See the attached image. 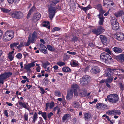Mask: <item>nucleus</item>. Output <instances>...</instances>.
Returning a JSON list of instances; mask_svg holds the SVG:
<instances>
[{"label": "nucleus", "mask_w": 124, "mask_h": 124, "mask_svg": "<svg viewBox=\"0 0 124 124\" xmlns=\"http://www.w3.org/2000/svg\"><path fill=\"white\" fill-rule=\"evenodd\" d=\"M59 2L57 0H54L50 1V5L48 6L49 17L51 19H52L55 15L56 13V9L55 7L51 6V5L54 6Z\"/></svg>", "instance_id": "1"}, {"label": "nucleus", "mask_w": 124, "mask_h": 124, "mask_svg": "<svg viewBox=\"0 0 124 124\" xmlns=\"http://www.w3.org/2000/svg\"><path fill=\"white\" fill-rule=\"evenodd\" d=\"M14 31L12 30L8 31L6 32L3 36L4 40L7 41L11 40L13 38Z\"/></svg>", "instance_id": "2"}, {"label": "nucleus", "mask_w": 124, "mask_h": 124, "mask_svg": "<svg viewBox=\"0 0 124 124\" xmlns=\"http://www.w3.org/2000/svg\"><path fill=\"white\" fill-rule=\"evenodd\" d=\"M108 101L112 103H116L119 100L118 95L116 94H110L107 96Z\"/></svg>", "instance_id": "3"}, {"label": "nucleus", "mask_w": 124, "mask_h": 124, "mask_svg": "<svg viewBox=\"0 0 124 124\" xmlns=\"http://www.w3.org/2000/svg\"><path fill=\"white\" fill-rule=\"evenodd\" d=\"M100 58L101 60L105 63H107L108 61V60H111L112 59L111 56L105 52L102 53L101 54Z\"/></svg>", "instance_id": "4"}, {"label": "nucleus", "mask_w": 124, "mask_h": 124, "mask_svg": "<svg viewBox=\"0 0 124 124\" xmlns=\"http://www.w3.org/2000/svg\"><path fill=\"white\" fill-rule=\"evenodd\" d=\"M112 28L113 30H117L119 28V24L116 19L114 17H112L111 20Z\"/></svg>", "instance_id": "5"}, {"label": "nucleus", "mask_w": 124, "mask_h": 124, "mask_svg": "<svg viewBox=\"0 0 124 124\" xmlns=\"http://www.w3.org/2000/svg\"><path fill=\"white\" fill-rule=\"evenodd\" d=\"M12 17H14L17 19H21L22 18L23 16V13L20 12H15L11 14Z\"/></svg>", "instance_id": "6"}, {"label": "nucleus", "mask_w": 124, "mask_h": 124, "mask_svg": "<svg viewBox=\"0 0 124 124\" xmlns=\"http://www.w3.org/2000/svg\"><path fill=\"white\" fill-rule=\"evenodd\" d=\"M36 62V61H34L30 63H29L28 64H24V69H25L27 71H31V70L30 68L34 67L35 66V63Z\"/></svg>", "instance_id": "7"}, {"label": "nucleus", "mask_w": 124, "mask_h": 124, "mask_svg": "<svg viewBox=\"0 0 124 124\" xmlns=\"http://www.w3.org/2000/svg\"><path fill=\"white\" fill-rule=\"evenodd\" d=\"M104 31V30L103 29L101 26H100L97 29L93 30L92 32L95 34L98 35L102 33Z\"/></svg>", "instance_id": "8"}, {"label": "nucleus", "mask_w": 124, "mask_h": 124, "mask_svg": "<svg viewBox=\"0 0 124 124\" xmlns=\"http://www.w3.org/2000/svg\"><path fill=\"white\" fill-rule=\"evenodd\" d=\"M89 81V77L88 75L84 76L81 80L80 83L81 84L84 85L86 84Z\"/></svg>", "instance_id": "9"}, {"label": "nucleus", "mask_w": 124, "mask_h": 124, "mask_svg": "<svg viewBox=\"0 0 124 124\" xmlns=\"http://www.w3.org/2000/svg\"><path fill=\"white\" fill-rule=\"evenodd\" d=\"M115 37L118 41H121L124 39V35L122 33L118 32L115 35Z\"/></svg>", "instance_id": "10"}, {"label": "nucleus", "mask_w": 124, "mask_h": 124, "mask_svg": "<svg viewBox=\"0 0 124 124\" xmlns=\"http://www.w3.org/2000/svg\"><path fill=\"white\" fill-rule=\"evenodd\" d=\"M116 69H111L108 68L106 71V76L107 77H111L114 73V70Z\"/></svg>", "instance_id": "11"}, {"label": "nucleus", "mask_w": 124, "mask_h": 124, "mask_svg": "<svg viewBox=\"0 0 124 124\" xmlns=\"http://www.w3.org/2000/svg\"><path fill=\"white\" fill-rule=\"evenodd\" d=\"M78 87V86L77 84H73L71 85V89L70 90L73 91L74 95L77 96H78V93L77 89Z\"/></svg>", "instance_id": "12"}, {"label": "nucleus", "mask_w": 124, "mask_h": 124, "mask_svg": "<svg viewBox=\"0 0 124 124\" xmlns=\"http://www.w3.org/2000/svg\"><path fill=\"white\" fill-rule=\"evenodd\" d=\"M96 107L99 109H104L107 108V106L103 103H99L96 104Z\"/></svg>", "instance_id": "13"}, {"label": "nucleus", "mask_w": 124, "mask_h": 124, "mask_svg": "<svg viewBox=\"0 0 124 124\" xmlns=\"http://www.w3.org/2000/svg\"><path fill=\"white\" fill-rule=\"evenodd\" d=\"M39 49L45 54H46L47 53V48L42 44H40Z\"/></svg>", "instance_id": "14"}, {"label": "nucleus", "mask_w": 124, "mask_h": 124, "mask_svg": "<svg viewBox=\"0 0 124 124\" xmlns=\"http://www.w3.org/2000/svg\"><path fill=\"white\" fill-rule=\"evenodd\" d=\"M107 114L109 115H119L121 114L119 110H114L108 112Z\"/></svg>", "instance_id": "15"}, {"label": "nucleus", "mask_w": 124, "mask_h": 124, "mask_svg": "<svg viewBox=\"0 0 124 124\" xmlns=\"http://www.w3.org/2000/svg\"><path fill=\"white\" fill-rule=\"evenodd\" d=\"M12 75V73L9 72H4L3 74H1V75L4 80L6 79L7 78L11 76Z\"/></svg>", "instance_id": "16"}, {"label": "nucleus", "mask_w": 124, "mask_h": 124, "mask_svg": "<svg viewBox=\"0 0 124 124\" xmlns=\"http://www.w3.org/2000/svg\"><path fill=\"white\" fill-rule=\"evenodd\" d=\"M37 33L36 32L34 31L32 34V36L31 37V35H30V39L31 40V42L32 43H33L34 42L35 40L37 39Z\"/></svg>", "instance_id": "17"}, {"label": "nucleus", "mask_w": 124, "mask_h": 124, "mask_svg": "<svg viewBox=\"0 0 124 124\" xmlns=\"http://www.w3.org/2000/svg\"><path fill=\"white\" fill-rule=\"evenodd\" d=\"M100 70L97 66H94L91 69V71L94 74H96L100 72Z\"/></svg>", "instance_id": "18"}, {"label": "nucleus", "mask_w": 124, "mask_h": 124, "mask_svg": "<svg viewBox=\"0 0 124 124\" xmlns=\"http://www.w3.org/2000/svg\"><path fill=\"white\" fill-rule=\"evenodd\" d=\"M71 118V115L70 114H65L62 117V120L63 122L69 120Z\"/></svg>", "instance_id": "19"}, {"label": "nucleus", "mask_w": 124, "mask_h": 124, "mask_svg": "<svg viewBox=\"0 0 124 124\" xmlns=\"http://www.w3.org/2000/svg\"><path fill=\"white\" fill-rule=\"evenodd\" d=\"M104 12L102 13H100L98 15V16L100 19V21H99V23L100 25H102L103 24L104 18L103 17V14Z\"/></svg>", "instance_id": "20"}, {"label": "nucleus", "mask_w": 124, "mask_h": 124, "mask_svg": "<svg viewBox=\"0 0 124 124\" xmlns=\"http://www.w3.org/2000/svg\"><path fill=\"white\" fill-rule=\"evenodd\" d=\"M73 91L70 90L67 91L66 99L68 100H69L73 96Z\"/></svg>", "instance_id": "21"}, {"label": "nucleus", "mask_w": 124, "mask_h": 124, "mask_svg": "<svg viewBox=\"0 0 124 124\" xmlns=\"http://www.w3.org/2000/svg\"><path fill=\"white\" fill-rule=\"evenodd\" d=\"M112 50L115 53H120L123 51L122 49L117 47H115L112 48Z\"/></svg>", "instance_id": "22"}, {"label": "nucleus", "mask_w": 124, "mask_h": 124, "mask_svg": "<svg viewBox=\"0 0 124 124\" xmlns=\"http://www.w3.org/2000/svg\"><path fill=\"white\" fill-rule=\"evenodd\" d=\"M84 117L85 121H88L92 118L91 114L89 113H85L84 114Z\"/></svg>", "instance_id": "23"}, {"label": "nucleus", "mask_w": 124, "mask_h": 124, "mask_svg": "<svg viewBox=\"0 0 124 124\" xmlns=\"http://www.w3.org/2000/svg\"><path fill=\"white\" fill-rule=\"evenodd\" d=\"M41 15L39 13H36L34 16L33 19L34 22H36L41 17Z\"/></svg>", "instance_id": "24"}, {"label": "nucleus", "mask_w": 124, "mask_h": 124, "mask_svg": "<svg viewBox=\"0 0 124 124\" xmlns=\"http://www.w3.org/2000/svg\"><path fill=\"white\" fill-rule=\"evenodd\" d=\"M112 1V0L109 1L108 2L107 4L104 6H105V7L107 8L110 7V6H115V4Z\"/></svg>", "instance_id": "25"}, {"label": "nucleus", "mask_w": 124, "mask_h": 124, "mask_svg": "<svg viewBox=\"0 0 124 124\" xmlns=\"http://www.w3.org/2000/svg\"><path fill=\"white\" fill-rule=\"evenodd\" d=\"M1 11L4 13H8L9 15H11V14H12V13L10 12L11 11L10 9L9 10L8 9L4 8H1Z\"/></svg>", "instance_id": "26"}, {"label": "nucleus", "mask_w": 124, "mask_h": 124, "mask_svg": "<svg viewBox=\"0 0 124 124\" xmlns=\"http://www.w3.org/2000/svg\"><path fill=\"white\" fill-rule=\"evenodd\" d=\"M124 13L123 11H119L115 14V15L117 17H120L122 15H124Z\"/></svg>", "instance_id": "27"}, {"label": "nucleus", "mask_w": 124, "mask_h": 124, "mask_svg": "<svg viewBox=\"0 0 124 124\" xmlns=\"http://www.w3.org/2000/svg\"><path fill=\"white\" fill-rule=\"evenodd\" d=\"M97 8L99 11L100 13H102L103 12H104V13L105 12V11L103 10L101 4H99L98 5L97 7Z\"/></svg>", "instance_id": "28"}, {"label": "nucleus", "mask_w": 124, "mask_h": 124, "mask_svg": "<svg viewBox=\"0 0 124 124\" xmlns=\"http://www.w3.org/2000/svg\"><path fill=\"white\" fill-rule=\"evenodd\" d=\"M100 37L103 43L105 44L107 41V38L102 35H100Z\"/></svg>", "instance_id": "29"}, {"label": "nucleus", "mask_w": 124, "mask_h": 124, "mask_svg": "<svg viewBox=\"0 0 124 124\" xmlns=\"http://www.w3.org/2000/svg\"><path fill=\"white\" fill-rule=\"evenodd\" d=\"M80 94H81L82 96L84 97L85 96L86 94L87 91L85 89H83L80 90Z\"/></svg>", "instance_id": "30"}, {"label": "nucleus", "mask_w": 124, "mask_h": 124, "mask_svg": "<svg viewBox=\"0 0 124 124\" xmlns=\"http://www.w3.org/2000/svg\"><path fill=\"white\" fill-rule=\"evenodd\" d=\"M42 25L43 26L46 27L48 29L50 28L49 23L48 21L44 22L42 23Z\"/></svg>", "instance_id": "31"}, {"label": "nucleus", "mask_w": 124, "mask_h": 124, "mask_svg": "<svg viewBox=\"0 0 124 124\" xmlns=\"http://www.w3.org/2000/svg\"><path fill=\"white\" fill-rule=\"evenodd\" d=\"M63 71L65 72H68L71 71V69L67 67H63L62 68Z\"/></svg>", "instance_id": "32"}, {"label": "nucleus", "mask_w": 124, "mask_h": 124, "mask_svg": "<svg viewBox=\"0 0 124 124\" xmlns=\"http://www.w3.org/2000/svg\"><path fill=\"white\" fill-rule=\"evenodd\" d=\"M38 117V116L36 113H35L34 114L32 118V122L33 123H35L36 121L37 120V119Z\"/></svg>", "instance_id": "33"}, {"label": "nucleus", "mask_w": 124, "mask_h": 124, "mask_svg": "<svg viewBox=\"0 0 124 124\" xmlns=\"http://www.w3.org/2000/svg\"><path fill=\"white\" fill-rule=\"evenodd\" d=\"M72 105L73 107L75 108H78L80 106L79 104L76 101L72 102Z\"/></svg>", "instance_id": "34"}, {"label": "nucleus", "mask_w": 124, "mask_h": 124, "mask_svg": "<svg viewBox=\"0 0 124 124\" xmlns=\"http://www.w3.org/2000/svg\"><path fill=\"white\" fill-rule=\"evenodd\" d=\"M78 62L76 61L73 60L71 61V64L72 66L73 67H76L78 65L77 63Z\"/></svg>", "instance_id": "35"}, {"label": "nucleus", "mask_w": 124, "mask_h": 124, "mask_svg": "<svg viewBox=\"0 0 124 124\" xmlns=\"http://www.w3.org/2000/svg\"><path fill=\"white\" fill-rule=\"evenodd\" d=\"M114 77L113 76L110 77V78L107 79L105 81V82H107L108 83H111Z\"/></svg>", "instance_id": "36"}, {"label": "nucleus", "mask_w": 124, "mask_h": 124, "mask_svg": "<svg viewBox=\"0 0 124 124\" xmlns=\"http://www.w3.org/2000/svg\"><path fill=\"white\" fill-rule=\"evenodd\" d=\"M47 47L49 51H53L55 50L54 48L50 45H48L47 46Z\"/></svg>", "instance_id": "37"}, {"label": "nucleus", "mask_w": 124, "mask_h": 124, "mask_svg": "<svg viewBox=\"0 0 124 124\" xmlns=\"http://www.w3.org/2000/svg\"><path fill=\"white\" fill-rule=\"evenodd\" d=\"M50 63L48 62H47L42 64V67L44 69H46L47 67L50 65Z\"/></svg>", "instance_id": "38"}, {"label": "nucleus", "mask_w": 124, "mask_h": 124, "mask_svg": "<svg viewBox=\"0 0 124 124\" xmlns=\"http://www.w3.org/2000/svg\"><path fill=\"white\" fill-rule=\"evenodd\" d=\"M55 95L58 97H60L61 95V94L59 91H56L55 92Z\"/></svg>", "instance_id": "39"}, {"label": "nucleus", "mask_w": 124, "mask_h": 124, "mask_svg": "<svg viewBox=\"0 0 124 124\" xmlns=\"http://www.w3.org/2000/svg\"><path fill=\"white\" fill-rule=\"evenodd\" d=\"M57 64L60 66H64L65 65V63L63 62L59 61L57 62Z\"/></svg>", "instance_id": "40"}, {"label": "nucleus", "mask_w": 124, "mask_h": 124, "mask_svg": "<svg viewBox=\"0 0 124 124\" xmlns=\"http://www.w3.org/2000/svg\"><path fill=\"white\" fill-rule=\"evenodd\" d=\"M119 59L121 61H124V54H121L118 56Z\"/></svg>", "instance_id": "41"}, {"label": "nucleus", "mask_w": 124, "mask_h": 124, "mask_svg": "<svg viewBox=\"0 0 124 124\" xmlns=\"http://www.w3.org/2000/svg\"><path fill=\"white\" fill-rule=\"evenodd\" d=\"M8 58L10 61H11L13 59L14 56L12 54H9L8 55Z\"/></svg>", "instance_id": "42"}, {"label": "nucleus", "mask_w": 124, "mask_h": 124, "mask_svg": "<svg viewBox=\"0 0 124 124\" xmlns=\"http://www.w3.org/2000/svg\"><path fill=\"white\" fill-rule=\"evenodd\" d=\"M70 55L65 54L64 55L63 57V60L64 61H65L67 60L68 59L70 58Z\"/></svg>", "instance_id": "43"}, {"label": "nucleus", "mask_w": 124, "mask_h": 124, "mask_svg": "<svg viewBox=\"0 0 124 124\" xmlns=\"http://www.w3.org/2000/svg\"><path fill=\"white\" fill-rule=\"evenodd\" d=\"M34 9L33 8H32L30 10V12L28 14L27 16V18H29L30 15H31V13L33 11Z\"/></svg>", "instance_id": "44"}, {"label": "nucleus", "mask_w": 124, "mask_h": 124, "mask_svg": "<svg viewBox=\"0 0 124 124\" xmlns=\"http://www.w3.org/2000/svg\"><path fill=\"white\" fill-rule=\"evenodd\" d=\"M4 79L0 74V84H4Z\"/></svg>", "instance_id": "45"}, {"label": "nucleus", "mask_w": 124, "mask_h": 124, "mask_svg": "<svg viewBox=\"0 0 124 124\" xmlns=\"http://www.w3.org/2000/svg\"><path fill=\"white\" fill-rule=\"evenodd\" d=\"M49 82L48 79L46 78H44V83L46 85L48 84L49 83Z\"/></svg>", "instance_id": "46"}, {"label": "nucleus", "mask_w": 124, "mask_h": 124, "mask_svg": "<svg viewBox=\"0 0 124 124\" xmlns=\"http://www.w3.org/2000/svg\"><path fill=\"white\" fill-rule=\"evenodd\" d=\"M42 116L44 119L45 120H46V113L45 112H43V114L42 115Z\"/></svg>", "instance_id": "47"}, {"label": "nucleus", "mask_w": 124, "mask_h": 124, "mask_svg": "<svg viewBox=\"0 0 124 124\" xmlns=\"http://www.w3.org/2000/svg\"><path fill=\"white\" fill-rule=\"evenodd\" d=\"M31 42V40L30 39V36L29 37L28 41L25 44V45L26 46H29L30 43Z\"/></svg>", "instance_id": "48"}, {"label": "nucleus", "mask_w": 124, "mask_h": 124, "mask_svg": "<svg viewBox=\"0 0 124 124\" xmlns=\"http://www.w3.org/2000/svg\"><path fill=\"white\" fill-rule=\"evenodd\" d=\"M22 54L20 53H18L16 56V57L18 59H21L22 57Z\"/></svg>", "instance_id": "49"}, {"label": "nucleus", "mask_w": 124, "mask_h": 124, "mask_svg": "<svg viewBox=\"0 0 124 124\" xmlns=\"http://www.w3.org/2000/svg\"><path fill=\"white\" fill-rule=\"evenodd\" d=\"M60 28L59 27H55L52 30V31L53 32H54L56 31H58L60 30Z\"/></svg>", "instance_id": "50"}, {"label": "nucleus", "mask_w": 124, "mask_h": 124, "mask_svg": "<svg viewBox=\"0 0 124 124\" xmlns=\"http://www.w3.org/2000/svg\"><path fill=\"white\" fill-rule=\"evenodd\" d=\"M28 105L27 103H24V104L23 106L24 108L28 110Z\"/></svg>", "instance_id": "51"}, {"label": "nucleus", "mask_w": 124, "mask_h": 124, "mask_svg": "<svg viewBox=\"0 0 124 124\" xmlns=\"http://www.w3.org/2000/svg\"><path fill=\"white\" fill-rule=\"evenodd\" d=\"M49 108L50 109L52 108L54 106V103L53 102L50 103Z\"/></svg>", "instance_id": "52"}, {"label": "nucleus", "mask_w": 124, "mask_h": 124, "mask_svg": "<svg viewBox=\"0 0 124 124\" xmlns=\"http://www.w3.org/2000/svg\"><path fill=\"white\" fill-rule=\"evenodd\" d=\"M105 51L110 55L112 54L111 52L108 48L106 49H105Z\"/></svg>", "instance_id": "53"}, {"label": "nucleus", "mask_w": 124, "mask_h": 124, "mask_svg": "<svg viewBox=\"0 0 124 124\" xmlns=\"http://www.w3.org/2000/svg\"><path fill=\"white\" fill-rule=\"evenodd\" d=\"M52 67L51 66V67H47V69L46 70H45L46 71H47L48 72H50L52 70Z\"/></svg>", "instance_id": "54"}, {"label": "nucleus", "mask_w": 124, "mask_h": 124, "mask_svg": "<svg viewBox=\"0 0 124 124\" xmlns=\"http://www.w3.org/2000/svg\"><path fill=\"white\" fill-rule=\"evenodd\" d=\"M120 85V87L121 90L122 91L124 89V86L122 85V84L121 83H119Z\"/></svg>", "instance_id": "55"}, {"label": "nucleus", "mask_w": 124, "mask_h": 124, "mask_svg": "<svg viewBox=\"0 0 124 124\" xmlns=\"http://www.w3.org/2000/svg\"><path fill=\"white\" fill-rule=\"evenodd\" d=\"M67 53L70 54L74 55H75L76 54V53L75 52H70L69 51H67Z\"/></svg>", "instance_id": "56"}, {"label": "nucleus", "mask_w": 124, "mask_h": 124, "mask_svg": "<svg viewBox=\"0 0 124 124\" xmlns=\"http://www.w3.org/2000/svg\"><path fill=\"white\" fill-rule=\"evenodd\" d=\"M104 6L106 5L107 4L109 1L111 0H103Z\"/></svg>", "instance_id": "57"}, {"label": "nucleus", "mask_w": 124, "mask_h": 124, "mask_svg": "<svg viewBox=\"0 0 124 124\" xmlns=\"http://www.w3.org/2000/svg\"><path fill=\"white\" fill-rule=\"evenodd\" d=\"M53 113L52 112H50L47 115L48 118L50 119L51 116H53Z\"/></svg>", "instance_id": "58"}, {"label": "nucleus", "mask_w": 124, "mask_h": 124, "mask_svg": "<svg viewBox=\"0 0 124 124\" xmlns=\"http://www.w3.org/2000/svg\"><path fill=\"white\" fill-rule=\"evenodd\" d=\"M88 45L89 46L91 47L93 46H94V45L93 43L92 42H89L88 43Z\"/></svg>", "instance_id": "59"}, {"label": "nucleus", "mask_w": 124, "mask_h": 124, "mask_svg": "<svg viewBox=\"0 0 124 124\" xmlns=\"http://www.w3.org/2000/svg\"><path fill=\"white\" fill-rule=\"evenodd\" d=\"M28 114L26 113H25L24 115V118L25 119V120L26 121H27L28 120Z\"/></svg>", "instance_id": "60"}, {"label": "nucleus", "mask_w": 124, "mask_h": 124, "mask_svg": "<svg viewBox=\"0 0 124 124\" xmlns=\"http://www.w3.org/2000/svg\"><path fill=\"white\" fill-rule=\"evenodd\" d=\"M78 38L76 37H74L72 39V40L74 41V42L78 40Z\"/></svg>", "instance_id": "61"}, {"label": "nucleus", "mask_w": 124, "mask_h": 124, "mask_svg": "<svg viewBox=\"0 0 124 124\" xmlns=\"http://www.w3.org/2000/svg\"><path fill=\"white\" fill-rule=\"evenodd\" d=\"M41 69V68L39 66L36 68V70L37 72H39L40 71V69Z\"/></svg>", "instance_id": "62"}, {"label": "nucleus", "mask_w": 124, "mask_h": 124, "mask_svg": "<svg viewBox=\"0 0 124 124\" xmlns=\"http://www.w3.org/2000/svg\"><path fill=\"white\" fill-rule=\"evenodd\" d=\"M23 46V42H21L19 45L17 46V47L18 48H20L21 47Z\"/></svg>", "instance_id": "63"}, {"label": "nucleus", "mask_w": 124, "mask_h": 124, "mask_svg": "<svg viewBox=\"0 0 124 124\" xmlns=\"http://www.w3.org/2000/svg\"><path fill=\"white\" fill-rule=\"evenodd\" d=\"M4 114L5 115V116L8 117V113L7 110H5L4 111Z\"/></svg>", "instance_id": "64"}]
</instances>
